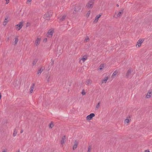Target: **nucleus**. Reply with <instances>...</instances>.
<instances>
[{
  "instance_id": "nucleus-1",
  "label": "nucleus",
  "mask_w": 152,
  "mask_h": 152,
  "mask_svg": "<svg viewBox=\"0 0 152 152\" xmlns=\"http://www.w3.org/2000/svg\"><path fill=\"white\" fill-rule=\"evenodd\" d=\"M94 0L89 1L86 4V7L88 9H91L94 4Z\"/></svg>"
},
{
  "instance_id": "nucleus-2",
  "label": "nucleus",
  "mask_w": 152,
  "mask_h": 152,
  "mask_svg": "<svg viewBox=\"0 0 152 152\" xmlns=\"http://www.w3.org/2000/svg\"><path fill=\"white\" fill-rule=\"evenodd\" d=\"M74 9L73 12L74 13H76V12H79L81 10L80 6L78 4L76 5L74 7Z\"/></svg>"
},
{
  "instance_id": "nucleus-3",
  "label": "nucleus",
  "mask_w": 152,
  "mask_h": 152,
  "mask_svg": "<svg viewBox=\"0 0 152 152\" xmlns=\"http://www.w3.org/2000/svg\"><path fill=\"white\" fill-rule=\"evenodd\" d=\"M132 70L131 69H129L128 70L126 75L127 78H130L132 77Z\"/></svg>"
},
{
  "instance_id": "nucleus-4",
  "label": "nucleus",
  "mask_w": 152,
  "mask_h": 152,
  "mask_svg": "<svg viewBox=\"0 0 152 152\" xmlns=\"http://www.w3.org/2000/svg\"><path fill=\"white\" fill-rule=\"evenodd\" d=\"M54 31L53 29H50L48 33L47 34V36L49 38H51L52 37L53 34L54 33Z\"/></svg>"
},
{
  "instance_id": "nucleus-5",
  "label": "nucleus",
  "mask_w": 152,
  "mask_h": 152,
  "mask_svg": "<svg viewBox=\"0 0 152 152\" xmlns=\"http://www.w3.org/2000/svg\"><path fill=\"white\" fill-rule=\"evenodd\" d=\"M123 10H121L120 12H119L118 14L116 15V12H115V15H114V17L115 18H117L118 17H120L121 16L123 13Z\"/></svg>"
},
{
  "instance_id": "nucleus-6",
  "label": "nucleus",
  "mask_w": 152,
  "mask_h": 152,
  "mask_svg": "<svg viewBox=\"0 0 152 152\" xmlns=\"http://www.w3.org/2000/svg\"><path fill=\"white\" fill-rule=\"evenodd\" d=\"M94 114L92 113L90 114L89 115L87 116L86 117L87 119L88 120H90L92 118L95 116Z\"/></svg>"
},
{
  "instance_id": "nucleus-7",
  "label": "nucleus",
  "mask_w": 152,
  "mask_h": 152,
  "mask_svg": "<svg viewBox=\"0 0 152 152\" xmlns=\"http://www.w3.org/2000/svg\"><path fill=\"white\" fill-rule=\"evenodd\" d=\"M143 41L144 40L142 39L139 40L137 42V44L136 45V47H137V46H138V47L140 46L141 45V44L143 42Z\"/></svg>"
},
{
  "instance_id": "nucleus-8",
  "label": "nucleus",
  "mask_w": 152,
  "mask_h": 152,
  "mask_svg": "<svg viewBox=\"0 0 152 152\" xmlns=\"http://www.w3.org/2000/svg\"><path fill=\"white\" fill-rule=\"evenodd\" d=\"M22 23L21 22H20L18 24H17L15 26V27L16 28H19L18 29V31H19L20 29L22 28Z\"/></svg>"
},
{
  "instance_id": "nucleus-9",
  "label": "nucleus",
  "mask_w": 152,
  "mask_h": 152,
  "mask_svg": "<svg viewBox=\"0 0 152 152\" xmlns=\"http://www.w3.org/2000/svg\"><path fill=\"white\" fill-rule=\"evenodd\" d=\"M51 15V14H50L49 13L47 12L44 15V18L46 20L49 19Z\"/></svg>"
},
{
  "instance_id": "nucleus-10",
  "label": "nucleus",
  "mask_w": 152,
  "mask_h": 152,
  "mask_svg": "<svg viewBox=\"0 0 152 152\" xmlns=\"http://www.w3.org/2000/svg\"><path fill=\"white\" fill-rule=\"evenodd\" d=\"M108 80V77H105L104 79L102 80L101 82L99 83L100 85H102L103 83H106Z\"/></svg>"
},
{
  "instance_id": "nucleus-11",
  "label": "nucleus",
  "mask_w": 152,
  "mask_h": 152,
  "mask_svg": "<svg viewBox=\"0 0 152 152\" xmlns=\"http://www.w3.org/2000/svg\"><path fill=\"white\" fill-rule=\"evenodd\" d=\"M35 84L34 83H32V85L31 87V88H30V93H32L33 90V89L34 88V87H35Z\"/></svg>"
},
{
  "instance_id": "nucleus-12",
  "label": "nucleus",
  "mask_w": 152,
  "mask_h": 152,
  "mask_svg": "<svg viewBox=\"0 0 152 152\" xmlns=\"http://www.w3.org/2000/svg\"><path fill=\"white\" fill-rule=\"evenodd\" d=\"M40 42V39L39 38H37L36 40L35 43V44L36 46L38 45L39 43Z\"/></svg>"
},
{
  "instance_id": "nucleus-13",
  "label": "nucleus",
  "mask_w": 152,
  "mask_h": 152,
  "mask_svg": "<svg viewBox=\"0 0 152 152\" xmlns=\"http://www.w3.org/2000/svg\"><path fill=\"white\" fill-rule=\"evenodd\" d=\"M87 58V57L86 56H83V58L80 60V62L81 61H82V62H84L86 60Z\"/></svg>"
},
{
  "instance_id": "nucleus-14",
  "label": "nucleus",
  "mask_w": 152,
  "mask_h": 152,
  "mask_svg": "<svg viewBox=\"0 0 152 152\" xmlns=\"http://www.w3.org/2000/svg\"><path fill=\"white\" fill-rule=\"evenodd\" d=\"M92 82V81L90 79H88L87 80L86 82V84L87 85H91Z\"/></svg>"
},
{
  "instance_id": "nucleus-15",
  "label": "nucleus",
  "mask_w": 152,
  "mask_h": 152,
  "mask_svg": "<svg viewBox=\"0 0 152 152\" xmlns=\"http://www.w3.org/2000/svg\"><path fill=\"white\" fill-rule=\"evenodd\" d=\"M8 17H6L5 18V19L4 21V22H3V25L4 26H5L7 24V22H8Z\"/></svg>"
},
{
  "instance_id": "nucleus-16",
  "label": "nucleus",
  "mask_w": 152,
  "mask_h": 152,
  "mask_svg": "<svg viewBox=\"0 0 152 152\" xmlns=\"http://www.w3.org/2000/svg\"><path fill=\"white\" fill-rule=\"evenodd\" d=\"M78 144V143L77 142L75 141V144L73 147V150H75L77 148Z\"/></svg>"
},
{
  "instance_id": "nucleus-17",
  "label": "nucleus",
  "mask_w": 152,
  "mask_h": 152,
  "mask_svg": "<svg viewBox=\"0 0 152 152\" xmlns=\"http://www.w3.org/2000/svg\"><path fill=\"white\" fill-rule=\"evenodd\" d=\"M65 136H64L62 138L61 140V144L62 145L65 142Z\"/></svg>"
},
{
  "instance_id": "nucleus-18",
  "label": "nucleus",
  "mask_w": 152,
  "mask_h": 152,
  "mask_svg": "<svg viewBox=\"0 0 152 152\" xmlns=\"http://www.w3.org/2000/svg\"><path fill=\"white\" fill-rule=\"evenodd\" d=\"M43 69L42 68H41L40 69H39L37 72V74L39 75H40L42 72Z\"/></svg>"
},
{
  "instance_id": "nucleus-19",
  "label": "nucleus",
  "mask_w": 152,
  "mask_h": 152,
  "mask_svg": "<svg viewBox=\"0 0 152 152\" xmlns=\"http://www.w3.org/2000/svg\"><path fill=\"white\" fill-rule=\"evenodd\" d=\"M151 92H148L147 95L146 96V98H150L151 97Z\"/></svg>"
},
{
  "instance_id": "nucleus-20",
  "label": "nucleus",
  "mask_w": 152,
  "mask_h": 152,
  "mask_svg": "<svg viewBox=\"0 0 152 152\" xmlns=\"http://www.w3.org/2000/svg\"><path fill=\"white\" fill-rule=\"evenodd\" d=\"M100 102H99L98 104L96 105V107L95 108V110H98L99 109V108L100 107Z\"/></svg>"
},
{
  "instance_id": "nucleus-21",
  "label": "nucleus",
  "mask_w": 152,
  "mask_h": 152,
  "mask_svg": "<svg viewBox=\"0 0 152 152\" xmlns=\"http://www.w3.org/2000/svg\"><path fill=\"white\" fill-rule=\"evenodd\" d=\"M66 17V15H63V16H62L61 18L60 19V21H63L64 20L65 18Z\"/></svg>"
},
{
  "instance_id": "nucleus-22",
  "label": "nucleus",
  "mask_w": 152,
  "mask_h": 152,
  "mask_svg": "<svg viewBox=\"0 0 152 152\" xmlns=\"http://www.w3.org/2000/svg\"><path fill=\"white\" fill-rule=\"evenodd\" d=\"M127 118L125 120V121H124V123L126 124L127 123H128L129 122V119H128V118H130V116H129V117H127Z\"/></svg>"
},
{
  "instance_id": "nucleus-23",
  "label": "nucleus",
  "mask_w": 152,
  "mask_h": 152,
  "mask_svg": "<svg viewBox=\"0 0 152 152\" xmlns=\"http://www.w3.org/2000/svg\"><path fill=\"white\" fill-rule=\"evenodd\" d=\"M17 133V130H16V129H15L14 131V132L13 133V137H15L16 136V134Z\"/></svg>"
},
{
  "instance_id": "nucleus-24",
  "label": "nucleus",
  "mask_w": 152,
  "mask_h": 152,
  "mask_svg": "<svg viewBox=\"0 0 152 152\" xmlns=\"http://www.w3.org/2000/svg\"><path fill=\"white\" fill-rule=\"evenodd\" d=\"M18 37H16L15 38V41H14V42L15 43V45L17 44L18 41Z\"/></svg>"
},
{
  "instance_id": "nucleus-25",
  "label": "nucleus",
  "mask_w": 152,
  "mask_h": 152,
  "mask_svg": "<svg viewBox=\"0 0 152 152\" xmlns=\"http://www.w3.org/2000/svg\"><path fill=\"white\" fill-rule=\"evenodd\" d=\"M118 71L117 70H115L113 73L112 76L113 77L116 76V74L118 73Z\"/></svg>"
},
{
  "instance_id": "nucleus-26",
  "label": "nucleus",
  "mask_w": 152,
  "mask_h": 152,
  "mask_svg": "<svg viewBox=\"0 0 152 152\" xmlns=\"http://www.w3.org/2000/svg\"><path fill=\"white\" fill-rule=\"evenodd\" d=\"M37 60L36 59H35L34 60L32 63V64L33 66L34 65L36 64L37 62Z\"/></svg>"
},
{
  "instance_id": "nucleus-27",
  "label": "nucleus",
  "mask_w": 152,
  "mask_h": 152,
  "mask_svg": "<svg viewBox=\"0 0 152 152\" xmlns=\"http://www.w3.org/2000/svg\"><path fill=\"white\" fill-rule=\"evenodd\" d=\"M104 67V66L103 64H101L99 67V69L100 70H102Z\"/></svg>"
},
{
  "instance_id": "nucleus-28",
  "label": "nucleus",
  "mask_w": 152,
  "mask_h": 152,
  "mask_svg": "<svg viewBox=\"0 0 152 152\" xmlns=\"http://www.w3.org/2000/svg\"><path fill=\"white\" fill-rule=\"evenodd\" d=\"M85 40L86 42H88L89 40V38L88 36L86 37L85 38Z\"/></svg>"
},
{
  "instance_id": "nucleus-29",
  "label": "nucleus",
  "mask_w": 152,
  "mask_h": 152,
  "mask_svg": "<svg viewBox=\"0 0 152 152\" xmlns=\"http://www.w3.org/2000/svg\"><path fill=\"white\" fill-rule=\"evenodd\" d=\"M50 77L49 76L48 77V76H47L46 77V78H47V79L46 80V82L47 83H48L49 82V79L50 78Z\"/></svg>"
},
{
  "instance_id": "nucleus-30",
  "label": "nucleus",
  "mask_w": 152,
  "mask_h": 152,
  "mask_svg": "<svg viewBox=\"0 0 152 152\" xmlns=\"http://www.w3.org/2000/svg\"><path fill=\"white\" fill-rule=\"evenodd\" d=\"M54 125L51 122L49 125V127H50L51 128H52L53 127Z\"/></svg>"
},
{
  "instance_id": "nucleus-31",
  "label": "nucleus",
  "mask_w": 152,
  "mask_h": 152,
  "mask_svg": "<svg viewBox=\"0 0 152 152\" xmlns=\"http://www.w3.org/2000/svg\"><path fill=\"white\" fill-rule=\"evenodd\" d=\"M91 150V147L89 146L88 148V149L87 152H90Z\"/></svg>"
},
{
  "instance_id": "nucleus-32",
  "label": "nucleus",
  "mask_w": 152,
  "mask_h": 152,
  "mask_svg": "<svg viewBox=\"0 0 152 152\" xmlns=\"http://www.w3.org/2000/svg\"><path fill=\"white\" fill-rule=\"evenodd\" d=\"M32 0H28L27 1V3L28 4H29L30 5L31 4V1Z\"/></svg>"
},
{
  "instance_id": "nucleus-33",
  "label": "nucleus",
  "mask_w": 152,
  "mask_h": 152,
  "mask_svg": "<svg viewBox=\"0 0 152 152\" xmlns=\"http://www.w3.org/2000/svg\"><path fill=\"white\" fill-rule=\"evenodd\" d=\"M90 13V11H88V12L86 14V15L87 17H88L89 16Z\"/></svg>"
},
{
  "instance_id": "nucleus-34",
  "label": "nucleus",
  "mask_w": 152,
  "mask_h": 152,
  "mask_svg": "<svg viewBox=\"0 0 152 152\" xmlns=\"http://www.w3.org/2000/svg\"><path fill=\"white\" fill-rule=\"evenodd\" d=\"M81 94L83 95H84L86 94V92L84 91V90H83L81 92Z\"/></svg>"
},
{
  "instance_id": "nucleus-35",
  "label": "nucleus",
  "mask_w": 152,
  "mask_h": 152,
  "mask_svg": "<svg viewBox=\"0 0 152 152\" xmlns=\"http://www.w3.org/2000/svg\"><path fill=\"white\" fill-rule=\"evenodd\" d=\"M101 16V15H97L96 17V18H97V19H98Z\"/></svg>"
},
{
  "instance_id": "nucleus-36",
  "label": "nucleus",
  "mask_w": 152,
  "mask_h": 152,
  "mask_svg": "<svg viewBox=\"0 0 152 152\" xmlns=\"http://www.w3.org/2000/svg\"><path fill=\"white\" fill-rule=\"evenodd\" d=\"M6 1V4H8L9 3L10 1L9 0H5Z\"/></svg>"
},
{
  "instance_id": "nucleus-37",
  "label": "nucleus",
  "mask_w": 152,
  "mask_h": 152,
  "mask_svg": "<svg viewBox=\"0 0 152 152\" xmlns=\"http://www.w3.org/2000/svg\"><path fill=\"white\" fill-rule=\"evenodd\" d=\"M43 41L44 42H46L47 41V39L46 38H45L43 40Z\"/></svg>"
},
{
  "instance_id": "nucleus-38",
  "label": "nucleus",
  "mask_w": 152,
  "mask_h": 152,
  "mask_svg": "<svg viewBox=\"0 0 152 152\" xmlns=\"http://www.w3.org/2000/svg\"><path fill=\"white\" fill-rule=\"evenodd\" d=\"M144 152H150V151L148 150H146Z\"/></svg>"
},
{
  "instance_id": "nucleus-39",
  "label": "nucleus",
  "mask_w": 152,
  "mask_h": 152,
  "mask_svg": "<svg viewBox=\"0 0 152 152\" xmlns=\"http://www.w3.org/2000/svg\"><path fill=\"white\" fill-rule=\"evenodd\" d=\"M7 150H4L2 152H7Z\"/></svg>"
},
{
  "instance_id": "nucleus-40",
  "label": "nucleus",
  "mask_w": 152,
  "mask_h": 152,
  "mask_svg": "<svg viewBox=\"0 0 152 152\" xmlns=\"http://www.w3.org/2000/svg\"><path fill=\"white\" fill-rule=\"evenodd\" d=\"M98 20V19H97V18H96V19L95 20V21H96V22H97Z\"/></svg>"
},
{
  "instance_id": "nucleus-41",
  "label": "nucleus",
  "mask_w": 152,
  "mask_h": 152,
  "mask_svg": "<svg viewBox=\"0 0 152 152\" xmlns=\"http://www.w3.org/2000/svg\"><path fill=\"white\" fill-rule=\"evenodd\" d=\"M51 63L52 64H53V63H54V61H51Z\"/></svg>"
},
{
  "instance_id": "nucleus-42",
  "label": "nucleus",
  "mask_w": 152,
  "mask_h": 152,
  "mask_svg": "<svg viewBox=\"0 0 152 152\" xmlns=\"http://www.w3.org/2000/svg\"><path fill=\"white\" fill-rule=\"evenodd\" d=\"M23 130H21V132H20V133H23Z\"/></svg>"
},
{
  "instance_id": "nucleus-43",
  "label": "nucleus",
  "mask_w": 152,
  "mask_h": 152,
  "mask_svg": "<svg viewBox=\"0 0 152 152\" xmlns=\"http://www.w3.org/2000/svg\"><path fill=\"white\" fill-rule=\"evenodd\" d=\"M9 39H10V38H9V37L7 38V40H9Z\"/></svg>"
},
{
  "instance_id": "nucleus-44",
  "label": "nucleus",
  "mask_w": 152,
  "mask_h": 152,
  "mask_svg": "<svg viewBox=\"0 0 152 152\" xmlns=\"http://www.w3.org/2000/svg\"><path fill=\"white\" fill-rule=\"evenodd\" d=\"M116 6H117V7H118L119 6V5L118 4H117L116 5Z\"/></svg>"
},
{
  "instance_id": "nucleus-45",
  "label": "nucleus",
  "mask_w": 152,
  "mask_h": 152,
  "mask_svg": "<svg viewBox=\"0 0 152 152\" xmlns=\"http://www.w3.org/2000/svg\"><path fill=\"white\" fill-rule=\"evenodd\" d=\"M18 152H20V150H18Z\"/></svg>"
},
{
  "instance_id": "nucleus-46",
  "label": "nucleus",
  "mask_w": 152,
  "mask_h": 152,
  "mask_svg": "<svg viewBox=\"0 0 152 152\" xmlns=\"http://www.w3.org/2000/svg\"><path fill=\"white\" fill-rule=\"evenodd\" d=\"M90 1H93V0H90Z\"/></svg>"
}]
</instances>
